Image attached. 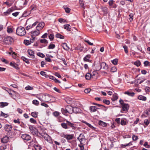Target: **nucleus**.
<instances>
[{
    "label": "nucleus",
    "instance_id": "obj_20",
    "mask_svg": "<svg viewBox=\"0 0 150 150\" xmlns=\"http://www.w3.org/2000/svg\"><path fill=\"white\" fill-rule=\"evenodd\" d=\"M150 111V110H146L144 112L142 115V117H146L149 115V112Z\"/></svg>",
    "mask_w": 150,
    "mask_h": 150
},
{
    "label": "nucleus",
    "instance_id": "obj_42",
    "mask_svg": "<svg viewBox=\"0 0 150 150\" xmlns=\"http://www.w3.org/2000/svg\"><path fill=\"white\" fill-rule=\"evenodd\" d=\"M12 11V10L9 8L8 9L6 12H4L5 15H6L9 14Z\"/></svg>",
    "mask_w": 150,
    "mask_h": 150
},
{
    "label": "nucleus",
    "instance_id": "obj_56",
    "mask_svg": "<svg viewBox=\"0 0 150 150\" xmlns=\"http://www.w3.org/2000/svg\"><path fill=\"white\" fill-rule=\"evenodd\" d=\"M53 115L55 117H57L59 115V113L58 112L55 111L53 113Z\"/></svg>",
    "mask_w": 150,
    "mask_h": 150
},
{
    "label": "nucleus",
    "instance_id": "obj_29",
    "mask_svg": "<svg viewBox=\"0 0 150 150\" xmlns=\"http://www.w3.org/2000/svg\"><path fill=\"white\" fill-rule=\"evenodd\" d=\"M91 56L90 54L86 55L83 58V60L85 61L89 62V59L90 58Z\"/></svg>",
    "mask_w": 150,
    "mask_h": 150
},
{
    "label": "nucleus",
    "instance_id": "obj_63",
    "mask_svg": "<svg viewBox=\"0 0 150 150\" xmlns=\"http://www.w3.org/2000/svg\"><path fill=\"white\" fill-rule=\"evenodd\" d=\"M30 122L34 124H35L36 122V121L34 120L33 118H31L30 120Z\"/></svg>",
    "mask_w": 150,
    "mask_h": 150
},
{
    "label": "nucleus",
    "instance_id": "obj_33",
    "mask_svg": "<svg viewBox=\"0 0 150 150\" xmlns=\"http://www.w3.org/2000/svg\"><path fill=\"white\" fill-rule=\"evenodd\" d=\"M85 78L87 80L90 79L91 78V74L89 73H87L86 75Z\"/></svg>",
    "mask_w": 150,
    "mask_h": 150
},
{
    "label": "nucleus",
    "instance_id": "obj_12",
    "mask_svg": "<svg viewBox=\"0 0 150 150\" xmlns=\"http://www.w3.org/2000/svg\"><path fill=\"white\" fill-rule=\"evenodd\" d=\"M28 53L30 56H29L30 57L32 58L33 59L35 58L34 53L33 51L31 50H28Z\"/></svg>",
    "mask_w": 150,
    "mask_h": 150
},
{
    "label": "nucleus",
    "instance_id": "obj_50",
    "mask_svg": "<svg viewBox=\"0 0 150 150\" xmlns=\"http://www.w3.org/2000/svg\"><path fill=\"white\" fill-rule=\"evenodd\" d=\"M84 41L88 43L89 45H93V43L91 42L89 40L85 39L84 40Z\"/></svg>",
    "mask_w": 150,
    "mask_h": 150
},
{
    "label": "nucleus",
    "instance_id": "obj_4",
    "mask_svg": "<svg viewBox=\"0 0 150 150\" xmlns=\"http://www.w3.org/2000/svg\"><path fill=\"white\" fill-rule=\"evenodd\" d=\"M13 41V39L10 37H7L5 38L4 40L3 43L4 44L7 45H9L11 44Z\"/></svg>",
    "mask_w": 150,
    "mask_h": 150
},
{
    "label": "nucleus",
    "instance_id": "obj_13",
    "mask_svg": "<svg viewBox=\"0 0 150 150\" xmlns=\"http://www.w3.org/2000/svg\"><path fill=\"white\" fill-rule=\"evenodd\" d=\"M91 78L94 79H97L98 74L96 71H93L91 74Z\"/></svg>",
    "mask_w": 150,
    "mask_h": 150
},
{
    "label": "nucleus",
    "instance_id": "obj_54",
    "mask_svg": "<svg viewBox=\"0 0 150 150\" xmlns=\"http://www.w3.org/2000/svg\"><path fill=\"white\" fill-rule=\"evenodd\" d=\"M55 45L53 44H50L48 47V48L49 49H53L54 48Z\"/></svg>",
    "mask_w": 150,
    "mask_h": 150
},
{
    "label": "nucleus",
    "instance_id": "obj_53",
    "mask_svg": "<svg viewBox=\"0 0 150 150\" xmlns=\"http://www.w3.org/2000/svg\"><path fill=\"white\" fill-rule=\"evenodd\" d=\"M37 54L38 56L42 58L44 57H45V55L41 52L38 53Z\"/></svg>",
    "mask_w": 150,
    "mask_h": 150
},
{
    "label": "nucleus",
    "instance_id": "obj_6",
    "mask_svg": "<svg viewBox=\"0 0 150 150\" xmlns=\"http://www.w3.org/2000/svg\"><path fill=\"white\" fill-rule=\"evenodd\" d=\"M122 109L121 110V111L122 112V111H127L128 110L129 106L128 104H123L122 106Z\"/></svg>",
    "mask_w": 150,
    "mask_h": 150
},
{
    "label": "nucleus",
    "instance_id": "obj_8",
    "mask_svg": "<svg viewBox=\"0 0 150 150\" xmlns=\"http://www.w3.org/2000/svg\"><path fill=\"white\" fill-rule=\"evenodd\" d=\"M42 137L47 142L50 143L52 142L51 137L48 134H44Z\"/></svg>",
    "mask_w": 150,
    "mask_h": 150
},
{
    "label": "nucleus",
    "instance_id": "obj_3",
    "mask_svg": "<svg viewBox=\"0 0 150 150\" xmlns=\"http://www.w3.org/2000/svg\"><path fill=\"white\" fill-rule=\"evenodd\" d=\"M16 34L19 36L25 35L26 33V32L25 28L22 26L18 27L16 31Z\"/></svg>",
    "mask_w": 150,
    "mask_h": 150
},
{
    "label": "nucleus",
    "instance_id": "obj_44",
    "mask_svg": "<svg viewBox=\"0 0 150 150\" xmlns=\"http://www.w3.org/2000/svg\"><path fill=\"white\" fill-rule=\"evenodd\" d=\"M40 42L41 43L44 44H47L48 42L47 41L44 39H41L40 40Z\"/></svg>",
    "mask_w": 150,
    "mask_h": 150
},
{
    "label": "nucleus",
    "instance_id": "obj_59",
    "mask_svg": "<svg viewBox=\"0 0 150 150\" xmlns=\"http://www.w3.org/2000/svg\"><path fill=\"white\" fill-rule=\"evenodd\" d=\"M144 146L147 148H149L150 147V145L148 144V142H145L144 144Z\"/></svg>",
    "mask_w": 150,
    "mask_h": 150
},
{
    "label": "nucleus",
    "instance_id": "obj_14",
    "mask_svg": "<svg viewBox=\"0 0 150 150\" xmlns=\"http://www.w3.org/2000/svg\"><path fill=\"white\" fill-rule=\"evenodd\" d=\"M10 65L17 69H19L18 65L14 62H11L10 63Z\"/></svg>",
    "mask_w": 150,
    "mask_h": 150
},
{
    "label": "nucleus",
    "instance_id": "obj_34",
    "mask_svg": "<svg viewBox=\"0 0 150 150\" xmlns=\"http://www.w3.org/2000/svg\"><path fill=\"white\" fill-rule=\"evenodd\" d=\"M55 36L57 38H59L61 39H63L64 38V36L62 35L59 33H57L55 35Z\"/></svg>",
    "mask_w": 150,
    "mask_h": 150
},
{
    "label": "nucleus",
    "instance_id": "obj_27",
    "mask_svg": "<svg viewBox=\"0 0 150 150\" xmlns=\"http://www.w3.org/2000/svg\"><path fill=\"white\" fill-rule=\"evenodd\" d=\"M8 104V103L7 102H1L0 103V107H4L7 106Z\"/></svg>",
    "mask_w": 150,
    "mask_h": 150
},
{
    "label": "nucleus",
    "instance_id": "obj_11",
    "mask_svg": "<svg viewBox=\"0 0 150 150\" xmlns=\"http://www.w3.org/2000/svg\"><path fill=\"white\" fill-rule=\"evenodd\" d=\"M78 139L79 140L81 144H82L83 142L85 141L84 136L81 134L80 135L79 137L78 138Z\"/></svg>",
    "mask_w": 150,
    "mask_h": 150
},
{
    "label": "nucleus",
    "instance_id": "obj_43",
    "mask_svg": "<svg viewBox=\"0 0 150 150\" xmlns=\"http://www.w3.org/2000/svg\"><path fill=\"white\" fill-rule=\"evenodd\" d=\"M144 64L146 67L149 66L150 67V62H149L147 61H146L144 62Z\"/></svg>",
    "mask_w": 150,
    "mask_h": 150
},
{
    "label": "nucleus",
    "instance_id": "obj_15",
    "mask_svg": "<svg viewBox=\"0 0 150 150\" xmlns=\"http://www.w3.org/2000/svg\"><path fill=\"white\" fill-rule=\"evenodd\" d=\"M38 23V21H36L35 23H34L32 25H30L27 26L26 27V29L27 30H28L30 28H32L33 27L35 26Z\"/></svg>",
    "mask_w": 150,
    "mask_h": 150
},
{
    "label": "nucleus",
    "instance_id": "obj_18",
    "mask_svg": "<svg viewBox=\"0 0 150 150\" xmlns=\"http://www.w3.org/2000/svg\"><path fill=\"white\" fill-rule=\"evenodd\" d=\"M9 137L7 136L4 137L1 139V142L4 143H7Z\"/></svg>",
    "mask_w": 150,
    "mask_h": 150
},
{
    "label": "nucleus",
    "instance_id": "obj_31",
    "mask_svg": "<svg viewBox=\"0 0 150 150\" xmlns=\"http://www.w3.org/2000/svg\"><path fill=\"white\" fill-rule=\"evenodd\" d=\"M118 98V97L117 96V95L115 93L114 94H113L112 97L111 99L112 101H114L117 100Z\"/></svg>",
    "mask_w": 150,
    "mask_h": 150
},
{
    "label": "nucleus",
    "instance_id": "obj_40",
    "mask_svg": "<svg viewBox=\"0 0 150 150\" xmlns=\"http://www.w3.org/2000/svg\"><path fill=\"white\" fill-rule=\"evenodd\" d=\"M54 37V35L53 34H51L49 36V38L51 41L53 40Z\"/></svg>",
    "mask_w": 150,
    "mask_h": 150
},
{
    "label": "nucleus",
    "instance_id": "obj_30",
    "mask_svg": "<svg viewBox=\"0 0 150 150\" xmlns=\"http://www.w3.org/2000/svg\"><path fill=\"white\" fill-rule=\"evenodd\" d=\"M70 25L68 24H67L64 25V28L69 31L71 30V28Z\"/></svg>",
    "mask_w": 150,
    "mask_h": 150
},
{
    "label": "nucleus",
    "instance_id": "obj_51",
    "mask_svg": "<svg viewBox=\"0 0 150 150\" xmlns=\"http://www.w3.org/2000/svg\"><path fill=\"white\" fill-rule=\"evenodd\" d=\"M118 62V60L117 59H115L112 61V62L113 64L114 65H116Z\"/></svg>",
    "mask_w": 150,
    "mask_h": 150
},
{
    "label": "nucleus",
    "instance_id": "obj_35",
    "mask_svg": "<svg viewBox=\"0 0 150 150\" xmlns=\"http://www.w3.org/2000/svg\"><path fill=\"white\" fill-rule=\"evenodd\" d=\"M96 68L97 71H99L101 69V67L100 63H99L96 65Z\"/></svg>",
    "mask_w": 150,
    "mask_h": 150
},
{
    "label": "nucleus",
    "instance_id": "obj_52",
    "mask_svg": "<svg viewBox=\"0 0 150 150\" xmlns=\"http://www.w3.org/2000/svg\"><path fill=\"white\" fill-rule=\"evenodd\" d=\"M117 71V69L115 67H112L111 69V71L112 72H116Z\"/></svg>",
    "mask_w": 150,
    "mask_h": 150
},
{
    "label": "nucleus",
    "instance_id": "obj_64",
    "mask_svg": "<svg viewBox=\"0 0 150 150\" xmlns=\"http://www.w3.org/2000/svg\"><path fill=\"white\" fill-rule=\"evenodd\" d=\"M144 123L146 126L149 124V122L148 119H145L144 121Z\"/></svg>",
    "mask_w": 150,
    "mask_h": 150
},
{
    "label": "nucleus",
    "instance_id": "obj_41",
    "mask_svg": "<svg viewBox=\"0 0 150 150\" xmlns=\"http://www.w3.org/2000/svg\"><path fill=\"white\" fill-rule=\"evenodd\" d=\"M63 8L65 9L66 12L69 13L70 11V9L66 7V6H64Z\"/></svg>",
    "mask_w": 150,
    "mask_h": 150
},
{
    "label": "nucleus",
    "instance_id": "obj_60",
    "mask_svg": "<svg viewBox=\"0 0 150 150\" xmlns=\"http://www.w3.org/2000/svg\"><path fill=\"white\" fill-rule=\"evenodd\" d=\"M103 102L107 105H109L110 103V101L106 99H104Z\"/></svg>",
    "mask_w": 150,
    "mask_h": 150
},
{
    "label": "nucleus",
    "instance_id": "obj_48",
    "mask_svg": "<svg viewBox=\"0 0 150 150\" xmlns=\"http://www.w3.org/2000/svg\"><path fill=\"white\" fill-rule=\"evenodd\" d=\"M6 149V146L4 145H3L0 147V150H5Z\"/></svg>",
    "mask_w": 150,
    "mask_h": 150
},
{
    "label": "nucleus",
    "instance_id": "obj_61",
    "mask_svg": "<svg viewBox=\"0 0 150 150\" xmlns=\"http://www.w3.org/2000/svg\"><path fill=\"white\" fill-rule=\"evenodd\" d=\"M123 47L125 51V52L126 53H127L128 52V50H127L128 47H127V46L126 45H125L123 46Z\"/></svg>",
    "mask_w": 150,
    "mask_h": 150
},
{
    "label": "nucleus",
    "instance_id": "obj_1",
    "mask_svg": "<svg viewBox=\"0 0 150 150\" xmlns=\"http://www.w3.org/2000/svg\"><path fill=\"white\" fill-rule=\"evenodd\" d=\"M42 98V101L45 102H48L49 101L51 102H54L55 100L54 97L48 94H45L43 96Z\"/></svg>",
    "mask_w": 150,
    "mask_h": 150
},
{
    "label": "nucleus",
    "instance_id": "obj_36",
    "mask_svg": "<svg viewBox=\"0 0 150 150\" xmlns=\"http://www.w3.org/2000/svg\"><path fill=\"white\" fill-rule=\"evenodd\" d=\"M21 59H22L26 63L28 64L29 63V62L28 59L24 57L23 56L21 57Z\"/></svg>",
    "mask_w": 150,
    "mask_h": 150
},
{
    "label": "nucleus",
    "instance_id": "obj_62",
    "mask_svg": "<svg viewBox=\"0 0 150 150\" xmlns=\"http://www.w3.org/2000/svg\"><path fill=\"white\" fill-rule=\"evenodd\" d=\"M132 139L133 141H136L138 139V137L137 136L133 135L132 136Z\"/></svg>",
    "mask_w": 150,
    "mask_h": 150
},
{
    "label": "nucleus",
    "instance_id": "obj_45",
    "mask_svg": "<svg viewBox=\"0 0 150 150\" xmlns=\"http://www.w3.org/2000/svg\"><path fill=\"white\" fill-rule=\"evenodd\" d=\"M61 126L62 127L65 129H67L68 128L67 127V123L66 124L65 123H62L61 124Z\"/></svg>",
    "mask_w": 150,
    "mask_h": 150
},
{
    "label": "nucleus",
    "instance_id": "obj_39",
    "mask_svg": "<svg viewBox=\"0 0 150 150\" xmlns=\"http://www.w3.org/2000/svg\"><path fill=\"white\" fill-rule=\"evenodd\" d=\"M66 107L65 108H62L61 110V111L62 113L64 115H65L67 113H68Z\"/></svg>",
    "mask_w": 150,
    "mask_h": 150
},
{
    "label": "nucleus",
    "instance_id": "obj_25",
    "mask_svg": "<svg viewBox=\"0 0 150 150\" xmlns=\"http://www.w3.org/2000/svg\"><path fill=\"white\" fill-rule=\"evenodd\" d=\"M98 124L100 125H101L103 127H106L107 125V124L102 121L100 120L99 121Z\"/></svg>",
    "mask_w": 150,
    "mask_h": 150
},
{
    "label": "nucleus",
    "instance_id": "obj_10",
    "mask_svg": "<svg viewBox=\"0 0 150 150\" xmlns=\"http://www.w3.org/2000/svg\"><path fill=\"white\" fill-rule=\"evenodd\" d=\"M22 138L24 140H29L31 139V137L29 135L24 134L21 136Z\"/></svg>",
    "mask_w": 150,
    "mask_h": 150
},
{
    "label": "nucleus",
    "instance_id": "obj_5",
    "mask_svg": "<svg viewBox=\"0 0 150 150\" xmlns=\"http://www.w3.org/2000/svg\"><path fill=\"white\" fill-rule=\"evenodd\" d=\"M29 129L33 134H38L37 130L35 127L30 126H29Z\"/></svg>",
    "mask_w": 150,
    "mask_h": 150
},
{
    "label": "nucleus",
    "instance_id": "obj_16",
    "mask_svg": "<svg viewBox=\"0 0 150 150\" xmlns=\"http://www.w3.org/2000/svg\"><path fill=\"white\" fill-rule=\"evenodd\" d=\"M101 68H103V69H108V67L106 64L105 62H102L100 64Z\"/></svg>",
    "mask_w": 150,
    "mask_h": 150
},
{
    "label": "nucleus",
    "instance_id": "obj_7",
    "mask_svg": "<svg viewBox=\"0 0 150 150\" xmlns=\"http://www.w3.org/2000/svg\"><path fill=\"white\" fill-rule=\"evenodd\" d=\"M45 26V23L43 22L39 23L36 26V29L40 30H42Z\"/></svg>",
    "mask_w": 150,
    "mask_h": 150
},
{
    "label": "nucleus",
    "instance_id": "obj_28",
    "mask_svg": "<svg viewBox=\"0 0 150 150\" xmlns=\"http://www.w3.org/2000/svg\"><path fill=\"white\" fill-rule=\"evenodd\" d=\"M124 94H127L128 96L133 97L134 95V93L133 92H130L129 91H127L124 92Z\"/></svg>",
    "mask_w": 150,
    "mask_h": 150
},
{
    "label": "nucleus",
    "instance_id": "obj_57",
    "mask_svg": "<svg viewBox=\"0 0 150 150\" xmlns=\"http://www.w3.org/2000/svg\"><path fill=\"white\" fill-rule=\"evenodd\" d=\"M121 124L122 125H126V122L123 119L121 120Z\"/></svg>",
    "mask_w": 150,
    "mask_h": 150
},
{
    "label": "nucleus",
    "instance_id": "obj_22",
    "mask_svg": "<svg viewBox=\"0 0 150 150\" xmlns=\"http://www.w3.org/2000/svg\"><path fill=\"white\" fill-rule=\"evenodd\" d=\"M98 109L96 106H92L90 107V109L91 112H96Z\"/></svg>",
    "mask_w": 150,
    "mask_h": 150
},
{
    "label": "nucleus",
    "instance_id": "obj_55",
    "mask_svg": "<svg viewBox=\"0 0 150 150\" xmlns=\"http://www.w3.org/2000/svg\"><path fill=\"white\" fill-rule=\"evenodd\" d=\"M25 89L28 90H32L33 89V88L29 86H28L25 88Z\"/></svg>",
    "mask_w": 150,
    "mask_h": 150
},
{
    "label": "nucleus",
    "instance_id": "obj_23",
    "mask_svg": "<svg viewBox=\"0 0 150 150\" xmlns=\"http://www.w3.org/2000/svg\"><path fill=\"white\" fill-rule=\"evenodd\" d=\"M39 31L40 30L36 29V31L33 32L32 33V35L35 36H38L40 34Z\"/></svg>",
    "mask_w": 150,
    "mask_h": 150
},
{
    "label": "nucleus",
    "instance_id": "obj_21",
    "mask_svg": "<svg viewBox=\"0 0 150 150\" xmlns=\"http://www.w3.org/2000/svg\"><path fill=\"white\" fill-rule=\"evenodd\" d=\"M138 98L140 100H142L144 101L146 100V97L141 95H139L138 96Z\"/></svg>",
    "mask_w": 150,
    "mask_h": 150
},
{
    "label": "nucleus",
    "instance_id": "obj_17",
    "mask_svg": "<svg viewBox=\"0 0 150 150\" xmlns=\"http://www.w3.org/2000/svg\"><path fill=\"white\" fill-rule=\"evenodd\" d=\"M35 144L34 145V147L35 149V150H40L41 148L40 145L38 144L37 142L36 143L35 142Z\"/></svg>",
    "mask_w": 150,
    "mask_h": 150
},
{
    "label": "nucleus",
    "instance_id": "obj_58",
    "mask_svg": "<svg viewBox=\"0 0 150 150\" xmlns=\"http://www.w3.org/2000/svg\"><path fill=\"white\" fill-rule=\"evenodd\" d=\"M134 64L137 67H139L141 63L139 61H137L134 62Z\"/></svg>",
    "mask_w": 150,
    "mask_h": 150
},
{
    "label": "nucleus",
    "instance_id": "obj_47",
    "mask_svg": "<svg viewBox=\"0 0 150 150\" xmlns=\"http://www.w3.org/2000/svg\"><path fill=\"white\" fill-rule=\"evenodd\" d=\"M134 14L133 13H131L129 15V19L130 21H132L133 20Z\"/></svg>",
    "mask_w": 150,
    "mask_h": 150
},
{
    "label": "nucleus",
    "instance_id": "obj_26",
    "mask_svg": "<svg viewBox=\"0 0 150 150\" xmlns=\"http://www.w3.org/2000/svg\"><path fill=\"white\" fill-rule=\"evenodd\" d=\"M74 135L73 134H67L66 139L67 140H71L73 139Z\"/></svg>",
    "mask_w": 150,
    "mask_h": 150
},
{
    "label": "nucleus",
    "instance_id": "obj_46",
    "mask_svg": "<svg viewBox=\"0 0 150 150\" xmlns=\"http://www.w3.org/2000/svg\"><path fill=\"white\" fill-rule=\"evenodd\" d=\"M33 103L36 105H38L39 103L37 100H34L33 101Z\"/></svg>",
    "mask_w": 150,
    "mask_h": 150
},
{
    "label": "nucleus",
    "instance_id": "obj_19",
    "mask_svg": "<svg viewBox=\"0 0 150 150\" xmlns=\"http://www.w3.org/2000/svg\"><path fill=\"white\" fill-rule=\"evenodd\" d=\"M66 122H67V125L70 126L73 129H74L75 128V127L74 126L75 125L74 124L68 121H67Z\"/></svg>",
    "mask_w": 150,
    "mask_h": 150
},
{
    "label": "nucleus",
    "instance_id": "obj_9",
    "mask_svg": "<svg viewBox=\"0 0 150 150\" xmlns=\"http://www.w3.org/2000/svg\"><path fill=\"white\" fill-rule=\"evenodd\" d=\"M12 127L11 125L6 124L4 126V129L7 132H9L11 131Z\"/></svg>",
    "mask_w": 150,
    "mask_h": 150
},
{
    "label": "nucleus",
    "instance_id": "obj_37",
    "mask_svg": "<svg viewBox=\"0 0 150 150\" xmlns=\"http://www.w3.org/2000/svg\"><path fill=\"white\" fill-rule=\"evenodd\" d=\"M38 112H32L31 113L32 116L34 117H37L38 116Z\"/></svg>",
    "mask_w": 150,
    "mask_h": 150
},
{
    "label": "nucleus",
    "instance_id": "obj_32",
    "mask_svg": "<svg viewBox=\"0 0 150 150\" xmlns=\"http://www.w3.org/2000/svg\"><path fill=\"white\" fill-rule=\"evenodd\" d=\"M31 42H33V41H29L28 40H25L24 41V43L27 45H28L30 44Z\"/></svg>",
    "mask_w": 150,
    "mask_h": 150
},
{
    "label": "nucleus",
    "instance_id": "obj_24",
    "mask_svg": "<svg viewBox=\"0 0 150 150\" xmlns=\"http://www.w3.org/2000/svg\"><path fill=\"white\" fill-rule=\"evenodd\" d=\"M62 46L65 50H67L69 49V47L67 46V43H63L62 45Z\"/></svg>",
    "mask_w": 150,
    "mask_h": 150
},
{
    "label": "nucleus",
    "instance_id": "obj_49",
    "mask_svg": "<svg viewBox=\"0 0 150 150\" xmlns=\"http://www.w3.org/2000/svg\"><path fill=\"white\" fill-rule=\"evenodd\" d=\"M101 9L102 11L105 13H106L107 12V8L105 7H101Z\"/></svg>",
    "mask_w": 150,
    "mask_h": 150
},
{
    "label": "nucleus",
    "instance_id": "obj_38",
    "mask_svg": "<svg viewBox=\"0 0 150 150\" xmlns=\"http://www.w3.org/2000/svg\"><path fill=\"white\" fill-rule=\"evenodd\" d=\"M40 74L42 76H45L46 78H48V75H47L46 73L43 71H41L40 72Z\"/></svg>",
    "mask_w": 150,
    "mask_h": 150
},
{
    "label": "nucleus",
    "instance_id": "obj_2",
    "mask_svg": "<svg viewBox=\"0 0 150 150\" xmlns=\"http://www.w3.org/2000/svg\"><path fill=\"white\" fill-rule=\"evenodd\" d=\"M66 110L68 113L72 114L73 112L77 113L79 111V109L77 107H73L69 105L66 106Z\"/></svg>",
    "mask_w": 150,
    "mask_h": 150
}]
</instances>
